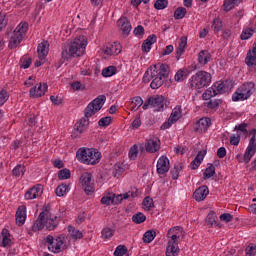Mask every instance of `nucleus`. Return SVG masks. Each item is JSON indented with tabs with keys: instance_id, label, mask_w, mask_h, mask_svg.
<instances>
[{
	"instance_id": "1",
	"label": "nucleus",
	"mask_w": 256,
	"mask_h": 256,
	"mask_svg": "<svg viewBox=\"0 0 256 256\" xmlns=\"http://www.w3.org/2000/svg\"><path fill=\"white\" fill-rule=\"evenodd\" d=\"M169 73H171L169 65L161 63L155 64L150 66L144 73L143 82L149 83L151 81V89H159V87H163V83H165V79L169 77Z\"/></svg>"
},
{
	"instance_id": "2",
	"label": "nucleus",
	"mask_w": 256,
	"mask_h": 256,
	"mask_svg": "<svg viewBox=\"0 0 256 256\" xmlns=\"http://www.w3.org/2000/svg\"><path fill=\"white\" fill-rule=\"evenodd\" d=\"M105 101H107V97L105 95H99L87 105V107L84 109V117L81 118L74 126L75 131H77L79 135H81V133L84 131H87V127H89V118L93 117L95 113L103 109Z\"/></svg>"
},
{
	"instance_id": "3",
	"label": "nucleus",
	"mask_w": 256,
	"mask_h": 256,
	"mask_svg": "<svg viewBox=\"0 0 256 256\" xmlns=\"http://www.w3.org/2000/svg\"><path fill=\"white\" fill-rule=\"evenodd\" d=\"M87 40L85 36L76 37L69 46H63L61 56L64 61H69L72 57H82L85 54Z\"/></svg>"
},
{
	"instance_id": "4",
	"label": "nucleus",
	"mask_w": 256,
	"mask_h": 256,
	"mask_svg": "<svg viewBox=\"0 0 256 256\" xmlns=\"http://www.w3.org/2000/svg\"><path fill=\"white\" fill-rule=\"evenodd\" d=\"M211 79V73L200 70L190 77L188 87L192 91H198V89L209 87L211 85Z\"/></svg>"
},
{
	"instance_id": "5",
	"label": "nucleus",
	"mask_w": 256,
	"mask_h": 256,
	"mask_svg": "<svg viewBox=\"0 0 256 256\" xmlns=\"http://www.w3.org/2000/svg\"><path fill=\"white\" fill-rule=\"evenodd\" d=\"M27 31H29V24L27 22L20 23L10 36L9 49H17L21 45V41H23L25 35H27Z\"/></svg>"
},
{
	"instance_id": "6",
	"label": "nucleus",
	"mask_w": 256,
	"mask_h": 256,
	"mask_svg": "<svg viewBox=\"0 0 256 256\" xmlns=\"http://www.w3.org/2000/svg\"><path fill=\"white\" fill-rule=\"evenodd\" d=\"M180 227L176 226L168 230L167 237H168V246L166 248V256H177L179 253V231Z\"/></svg>"
},
{
	"instance_id": "7",
	"label": "nucleus",
	"mask_w": 256,
	"mask_h": 256,
	"mask_svg": "<svg viewBox=\"0 0 256 256\" xmlns=\"http://www.w3.org/2000/svg\"><path fill=\"white\" fill-rule=\"evenodd\" d=\"M255 91V83L246 82L242 84L232 95V101H246L253 95Z\"/></svg>"
},
{
	"instance_id": "8",
	"label": "nucleus",
	"mask_w": 256,
	"mask_h": 256,
	"mask_svg": "<svg viewBox=\"0 0 256 256\" xmlns=\"http://www.w3.org/2000/svg\"><path fill=\"white\" fill-rule=\"evenodd\" d=\"M45 245H47L48 250L51 251V253H61L62 249H64L65 245V236H58L54 238L51 235H48L44 239Z\"/></svg>"
},
{
	"instance_id": "9",
	"label": "nucleus",
	"mask_w": 256,
	"mask_h": 256,
	"mask_svg": "<svg viewBox=\"0 0 256 256\" xmlns=\"http://www.w3.org/2000/svg\"><path fill=\"white\" fill-rule=\"evenodd\" d=\"M223 93H225V84L223 82H216L202 94V97L205 101H209L212 97Z\"/></svg>"
},
{
	"instance_id": "10",
	"label": "nucleus",
	"mask_w": 256,
	"mask_h": 256,
	"mask_svg": "<svg viewBox=\"0 0 256 256\" xmlns=\"http://www.w3.org/2000/svg\"><path fill=\"white\" fill-rule=\"evenodd\" d=\"M249 135L251 136V139L244 154V162L246 163H249L256 153V129L250 130Z\"/></svg>"
},
{
	"instance_id": "11",
	"label": "nucleus",
	"mask_w": 256,
	"mask_h": 256,
	"mask_svg": "<svg viewBox=\"0 0 256 256\" xmlns=\"http://www.w3.org/2000/svg\"><path fill=\"white\" fill-rule=\"evenodd\" d=\"M80 183L84 187L86 195L95 193V186L93 183V175L90 172H84L80 177Z\"/></svg>"
},
{
	"instance_id": "12",
	"label": "nucleus",
	"mask_w": 256,
	"mask_h": 256,
	"mask_svg": "<svg viewBox=\"0 0 256 256\" xmlns=\"http://www.w3.org/2000/svg\"><path fill=\"white\" fill-rule=\"evenodd\" d=\"M212 56L211 53L208 52V50H201L198 53V57H197V64H194L192 67L194 70L197 69H203V67H205V65H207L208 63H211L212 61Z\"/></svg>"
},
{
	"instance_id": "13",
	"label": "nucleus",
	"mask_w": 256,
	"mask_h": 256,
	"mask_svg": "<svg viewBox=\"0 0 256 256\" xmlns=\"http://www.w3.org/2000/svg\"><path fill=\"white\" fill-rule=\"evenodd\" d=\"M102 53H104V55H107V57L119 55V53H121V44H119L118 42L107 43L103 46Z\"/></svg>"
},
{
	"instance_id": "14",
	"label": "nucleus",
	"mask_w": 256,
	"mask_h": 256,
	"mask_svg": "<svg viewBox=\"0 0 256 256\" xmlns=\"http://www.w3.org/2000/svg\"><path fill=\"white\" fill-rule=\"evenodd\" d=\"M211 127V118H200L193 126L195 133H206L207 129Z\"/></svg>"
},
{
	"instance_id": "15",
	"label": "nucleus",
	"mask_w": 256,
	"mask_h": 256,
	"mask_svg": "<svg viewBox=\"0 0 256 256\" xmlns=\"http://www.w3.org/2000/svg\"><path fill=\"white\" fill-rule=\"evenodd\" d=\"M47 89H49V86L47 85V83H39L30 89V92H29L30 97H33V99H37L38 97H43V95L47 93Z\"/></svg>"
},
{
	"instance_id": "16",
	"label": "nucleus",
	"mask_w": 256,
	"mask_h": 256,
	"mask_svg": "<svg viewBox=\"0 0 256 256\" xmlns=\"http://www.w3.org/2000/svg\"><path fill=\"white\" fill-rule=\"evenodd\" d=\"M50 216L49 210H44L39 214V217L32 225V231H41L45 227V219Z\"/></svg>"
},
{
	"instance_id": "17",
	"label": "nucleus",
	"mask_w": 256,
	"mask_h": 256,
	"mask_svg": "<svg viewBox=\"0 0 256 256\" xmlns=\"http://www.w3.org/2000/svg\"><path fill=\"white\" fill-rule=\"evenodd\" d=\"M138 194L139 189H137L136 187L131 188V190L124 194H119L117 196L114 194V205H119V203H121L123 199H135V197H137Z\"/></svg>"
},
{
	"instance_id": "18",
	"label": "nucleus",
	"mask_w": 256,
	"mask_h": 256,
	"mask_svg": "<svg viewBox=\"0 0 256 256\" xmlns=\"http://www.w3.org/2000/svg\"><path fill=\"white\" fill-rule=\"evenodd\" d=\"M170 169L169 165V158L167 156H161L156 165V171L158 175H165V173H168Z\"/></svg>"
},
{
	"instance_id": "19",
	"label": "nucleus",
	"mask_w": 256,
	"mask_h": 256,
	"mask_svg": "<svg viewBox=\"0 0 256 256\" xmlns=\"http://www.w3.org/2000/svg\"><path fill=\"white\" fill-rule=\"evenodd\" d=\"M43 195V185L37 184L32 188L28 189L24 195V198L27 200L37 199V197H41Z\"/></svg>"
},
{
	"instance_id": "20",
	"label": "nucleus",
	"mask_w": 256,
	"mask_h": 256,
	"mask_svg": "<svg viewBox=\"0 0 256 256\" xmlns=\"http://www.w3.org/2000/svg\"><path fill=\"white\" fill-rule=\"evenodd\" d=\"M144 147L147 153H157L161 149V141L158 138L149 139Z\"/></svg>"
},
{
	"instance_id": "21",
	"label": "nucleus",
	"mask_w": 256,
	"mask_h": 256,
	"mask_svg": "<svg viewBox=\"0 0 256 256\" xmlns=\"http://www.w3.org/2000/svg\"><path fill=\"white\" fill-rule=\"evenodd\" d=\"M151 107L154 108L155 111H163L165 109V97L163 96H151Z\"/></svg>"
},
{
	"instance_id": "22",
	"label": "nucleus",
	"mask_w": 256,
	"mask_h": 256,
	"mask_svg": "<svg viewBox=\"0 0 256 256\" xmlns=\"http://www.w3.org/2000/svg\"><path fill=\"white\" fill-rule=\"evenodd\" d=\"M27 219V207L25 205H21L18 207L16 211V223L19 227L25 225V221Z\"/></svg>"
},
{
	"instance_id": "23",
	"label": "nucleus",
	"mask_w": 256,
	"mask_h": 256,
	"mask_svg": "<svg viewBox=\"0 0 256 256\" xmlns=\"http://www.w3.org/2000/svg\"><path fill=\"white\" fill-rule=\"evenodd\" d=\"M207 195H209V187L205 185L200 186L193 193L195 201H205V199H207Z\"/></svg>"
},
{
	"instance_id": "24",
	"label": "nucleus",
	"mask_w": 256,
	"mask_h": 256,
	"mask_svg": "<svg viewBox=\"0 0 256 256\" xmlns=\"http://www.w3.org/2000/svg\"><path fill=\"white\" fill-rule=\"evenodd\" d=\"M91 154V148H80L76 152V159L83 163L84 165H87V162L89 161V155Z\"/></svg>"
},
{
	"instance_id": "25",
	"label": "nucleus",
	"mask_w": 256,
	"mask_h": 256,
	"mask_svg": "<svg viewBox=\"0 0 256 256\" xmlns=\"http://www.w3.org/2000/svg\"><path fill=\"white\" fill-rule=\"evenodd\" d=\"M117 23L123 35H129V33H131L132 26H131V22L127 17L122 16Z\"/></svg>"
},
{
	"instance_id": "26",
	"label": "nucleus",
	"mask_w": 256,
	"mask_h": 256,
	"mask_svg": "<svg viewBox=\"0 0 256 256\" xmlns=\"http://www.w3.org/2000/svg\"><path fill=\"white\" fill-rule=\"evenodd\" d=\"M206 225L208 227H218V229H221L223 225L219 223V219L217 218V214L214 211H210L206 217Z\"/></svg>"
},
{
	"instance_id": "27",
	"label": "nucleus",
	"mask_w": 256,
	"mask_h": 256,
	"mask_svg": "<svg viewBox=\"0 0 256 256\" xmlns=\"http://www.w3.org/2000/svg\"><path fill=\"white\" fill-rule=\"evenodd\" d=\"M101 161V152L97 149L90 148V154H88V162L86 165H97Z\"/></svg>"
},
{
	"instance_id": "28",
	"label": "nucleus",
	"mask_w": 256,
	"mask_h": 256,
	"mask_svg": "<svg viewBox=\"0 0 256 256\" xmlns=\"http://www.w3.org/2000/svg\"><path fill=\"white\" fill-rule=\"evenodd\" d=\"M205 155H207V150L199 151L195 159L190 163L191 169H199L201 163H203V159H205Z\"/></svg>"
},
{
	"instance_id": "29",
	"label": "nucleus",
	"mask_w": 256,
	"mask_h": 256,
	"mask_svg": "<svg viewBox=\"0 0 256 256\" xmlns=\"http://www.w3.org/2000/svg\"><path fill=\"white\" fill-rule=\"evenodd\" d=\"M37 53L39 59L43 60L47 55H49V42L43 41L38 45Z\"/></svg>"
},
{
	"instance_id": "30",
	"label": "nucleus",
	"mask_w": 256,
	"mask_h": 256,
	"mask_svg": "<svg viewBox=\"0 0 256 256\" xmlns=\"http://www.w3.org/2000/svg\"><path fill=\"white\" fill-rule=\"evenodd\" d=\"M157 43V35L152 34L147 37L146 40L142 43V51L144 53H149L151 51V45Z\"/></svg>"
},
{
	"instance_id": "31",
	"label": "nucleus",
	"mask_w": 256,
	"mask_h": 256,
	"mask_svg": "<svg viewBox=\"0 0 256 256\" xmlns=\"http://www.w3.org/2000/svg\"><path fill=\"white\" fill-rule=\"evenodd\" d=\"M57 225H59V221H57V216H50L45 218L44 221V227H46V229L48 231H54V229H57Z\"/></svg>"
},
{
	"instance_id": "32",
	"label": "nucleus",
	"mask_w": 256,
	"mask_h": 256,
	"mask_svg": "<svg viewBox=\"0 0 256 256\" xmlns=\"http://www.w3.org/2000/svg\"><path fill=\"white\" fill-rule=\"evenodd\" d=\"M1 237H2V241L0 243V247H11L12 245L11 233H9V230L7 228H4L1 231Z\"/></svg>"
},
{
	"instance_id": "33",
	"label": "nucleus",
	"mask_w": 256,
	"mask_h": 256,
	"mask_svg": "<svg viewBox=\"0 0 256 256\" xmlns=\"http://www.w3.org/2000/svg\"><path fill=\"white\" fill-rule=\"evenodd\" d=\"M185 47H187V38L181 37L178 42V47L176 48V59L179 61L181 59V55L185 53Z\"/></svg>"
},
{
	"instance_id": "34",
	"label": "nucleus",
	"mask_w": 256,
	"mask_h": 256,
	"mask_svg": "<svg viewBox=\"0 0 256 256\" xmlns=\"http://www.w3.org/2000/svg\"><path fill=\"white\" fill-rule=\"evenodd\" d=\"M68 235L73 239V241H79V239H83V232L76 229L74 226H68Z\"/></svg>"
},
{
	"instance_id": "35",
	"label": "nucleus",
	"mask_w": 256,
	"mask_h": 256,
	"mask_svg": "<svg viewBox=\"0 0 256 256\" xmlns=\"http://www.w3.org/2000/svg\"><path fill=\"white\" fill-rule=\"evenodd\" d=\"M243 0H224L223 8L224 11H231V9H235V5H239Z\"/></svg>"
},
{
	"instance_id": "36",
	"label": "nucleus",
	"mask_w": 256,
	"mask_h": 256,
	"mask_svg": "<svg viewBox=\"0 0 256 256\" xmlns=\"http://www.w3.org/2000/svg\"><path fill=\"white\" fill-rule=\"evenodd\" d=\"M188 76H189V70L180 69L175 74L174 79L175 81L181 82V81H185V79H187Z\"/></svg>"
},
{
	"instance_id": "37",
	"label": "nucleus",
	"mask_w": 256,
	"mask_h": 256,
	"mask_svg": "<svg viewBox=\"0 0 256 256\" xmlns=\"http://www.w3.org/2000/svg\"><path fill=\"white\" fill-rule=\"evenodd\" d=\"M55 193L57 197H64L69 193V186L67 184H61L56 188Z\"/></svg>"
},
{
	"instance_id": "38",
	"label": "nucleus",
	"mask_w": 256,
	"mask_h": 256,
	"mask_svg": "<svg viewBox=\"0 0 256 256\" xmlns=\"http://www.w3.org/2000/svg\"><path fill=\"white\" fill-rule=\"evenodd\" d=\"M155 237H157V232L155 230H148L143 235L144 243H151Z\"/></svg>"
},
{
	"instance_id": "39",
	"label": "nucleus",
	"mask_w": 256,
	"mask_h": 256,
	"mask_svg": "<svg viewBox=\"0 0 256 256\" xmlns=\"http://www.w3.org/2000/svg\"><path fill=\"white\" fill-rule=\"evenodd\" d=\"M25 166L18 164L16 167L12 170L13 177H23L25 175Z\"/></svg>"
},
{
	"instance_id": "40",
	"label": "nucleus",
	"mask_w": 256,
	"mask_h": 256,
	"mask_svg": "<svg viewBox=\"0 0 256 256\" xmlns=\"http://www.w3.org/2000/svg\"><path fill=\"white\" fill-rule=\"evenodd\" d=\"M132 221L137 225H141V223H145V221H147V216L141 212H138L132 216Z\"/></svg>"
},
{
	"instance_id": "41",
	"label": "nucleus",
	"mask_w": 256,
	"mask_h": 256,
	"mask_svg": "<svg viewBox=\"0 0 256 256\" xmlns=\"http://www.w3.org/2000/svg\"><path fill=\"white\" fill-rule=\"evenodd\" d=\"M117 73L116 66H108L102 70L103 77H113Z\"/></svg>"
},
{
	"instance_id": "42",
	"label": "nucleus",
	"mask_w": 256,
	"mask_h": 256,
	"mask_svg": "<svg viewBox=\"0 0 256 256\" xmlns=\"http://www.w3.org/2000/svg\"><path fill=\"white\" fill-rule=\"evenodd\" d=\"M113 235H115V230L111 229L109 227H105L102 232H101V237L102 239H104L105 241H107L108 239H111V237H113Z\"/></svg>"
},
{
	"instance_id": "43",
	"label": "nucleus",
	"mask_w": 256,
	"mask_h": 256,
	"mask_svg": "<svg viewBox=\"0 0 256 256\" xmlns=\"http://www.w3.org/2000/svg\"><path fill=\"white\" fill-rule=\"evenodd\" d=\"M212 29L214 33H219V31L223 29V21H221V18L219 17L214 18L212 22Z\"/></svg>"
},
{
	"instance_id": "44",
	"label": "nucleus",
	"mask_w": 256,
	"mask_h": 256,
	"mask_svg": "<svg viewBox=\"0 0 256 256\" xmlns=\"http://www.w3.org/2000/svg\"><path fill=\"white\" fill-rule=\"evenodd\" d=\"M168 119H171L173 123H177L181 119V107L174 108Z\"/></svg>"
},
{
	"instance_id": "45",
	"label": "nucleus",
	"mask_w": 256,
	"mask_h": 256,
	"mask_svg": "<svg viewBox=\"0 0 256 256\" xmlns=\"http://www.w3.org/2000/svg\"><path fill=\"white\" fill-rule=\"evenodd\" d=\"M223 103V100L221 99H211L208 102L205 103V106L208 109H217Z\"/></svg>"
},
{
	"instance_id": "46",
	"label": "nucleus",
	"mask_w": 256,
	"mask_h": 256,
	"mask_svg": "<svg viewBox=\"0 0 256 256\" xmlns=\"http://www.w3.org/2000/svg\"><path fill=\"white\" fill-rule=\"evenodd\" d=\"M235 131H237V135H239V133H241V135H244V137H247V135H249V131H247V123L236 125Z\"/></svg>"
},
{
	"instance_id": "47",
	"label": "nucleus",
	"mask_w": 256,
	"mask_h": 256,
	"mask_svg": "<svg viewBox=\"0 0 256 256\" xmlns=\"http://www.w3.org/2000/svg\"><path fill=\"white\" fill-rule=\"evenodd\" d=\"M255 33V30L253 28H248L242 31L240 39L242 41H247V39H251L253 37V34Z\"/></svg>"
},
{
	"instance_id": "48",
	"label": "nucleus",
	"mask_w": 256,
	"mask_h": 256,
	"mask_svg": "<svg viewBox=\"0 0 256 256\" xmlns=\"http://www.w3.org/2000/svg\"><path fill=\"white\" fill-rule=\"evenodd\" d=\"M71 178V170L64 168L58 172V179L60 181H65V179H70Z\"/></svg>"
},
{
	"instance_id": "49",
	"label": "nucleus",
	"mask_w": 256,
	"mask_h": 256,
	"mask_svg": "<svg viewBox=\"0 0 256 256\" xmlns=\"http://www.w3.org/2000/svg\"><path fill=\"white\" fill-rule=\"evenodd\" d=\"M139 155V146H137V144H134L128 153V157L129 159H131L132 161H135V159H137V156Z\"/></svg>"
},
{
	"instance_id": "50",
	"label": "nucleus",
	"mask_w": 256,
	"mask_h": 256,
	"mask_svg": "<svg viewBox=\"0 0 256 256\" xmlns=\"http://www.w3.org/2000/svg\"><path fill=\"white\" fill-rule=\"evenodd\" d=\"M132 111H137L139 109V107H141V105H143V98H141L140 96H136L132 99Z\"/></svg>"
},
{
	"instance_id": "51",
	"label": "nucleus",
	"mask_w": 256,
	"mask_h": 256,
	"mask_svg": "<svg viewBox=\"0 0 256 256\" xmlns=\"http://www.w3.org/2000/svg\"><path fill=\"white\" fill-rule=\"evenodd\" d=\"M187 15V9L184 7H178L174 12V19H184Z\"/></svg>"
},
{
	"instance_id": "52",
	"label": "nucleus",
	"mask_w": 256,
	"mask_h": 256,
	"mask_svg": "<svg viewBox=\"0 0 256 256\" xmlns=\"http://www.w3.org/2000/svg\"><path fill=\"white\" fill-rule=\"evenodd\" d=\"M102 205H114L115 203V194H109L101 198Z\"/></svg>"
},
{
	"instance_id": "53",
	"label": "nucleus",
	"mask_w": 256,
	"mask_h": 256,
	"mask_svg": "<svg viewBox=\"0 0 256 256\" xmlns=\"http://www.w3.org/2000/svg\"><path fill=\"white\" fill-rule=\"evenodd\" d=\"M7 14L3 12V9L0 8V31H3L7 27Z\"/></svg>"
},
{
	"instance_id": "54",
	"label": "nucleus",
	"mask_w": 256,
	"mask_h": 256,
	"mask_svg": "<svg viewBox=\"0 0 256 256\" xmlns=\"http://www.w3.org/2000/svg\"><path fill=\"white\" fill-rule=\"evenodd\" d=\"M183 169V164H176L174 168L171 170L172 179H179V173H181Z\"/></svg>"
},
{
	"instance_id": "55",
	"label": "nucleus",
	"mask_w": 256,
	"mask_h": 256,
	"mask_svg": "<svg viewBox=\"0 0 256 256\" xmlns=\"http://www.w3.org/2000/svg\"><path fill=\"white\" fill-rule=\"evenodd\" d=\"M213 175H215V166H213V164H210V166H208L205 169L203 179H205V180L211 179V177H213Z\"/></svg>"
},
{
	"instance_id": "56",
	"label": "nucleus",
	"mask_w": 256,
	"mask_h": 256,
	"mask_svg": "<svg viewBox=\"0 0 256 256\" xmlns=\"http://www.w3.org/2000/svg\"><path fill=\"white\" fill-rule=\"evenodd\" d=\"M7 101H9V93L3 89L0 91V107H3Z\"/></svg>"
},
{
	"instance_id": "57",
	"label": "nucleus",
	"mask_w": 256,
	"mask_h": 256,
	"mask_svg": "<svg viewBox=\"0 0 256 256\" xmlns=\"http://www.w3.org/2000/svg\"><path fill=\"white\" fill-rule=\"evenodd\" d=\"M144 207H146V209L151 210L153 209V207H155V204L153 202V198H151L150 196H146L143 200Z\"/></svg>"
},
{
	"instance_id": "58",
	"label": "nucleus",
	"mask_w": 256,
	"mask_h": 256,
	"mask_svg": "<svg viewBox=\"0 0 256 256\" xmlns=\"http://www.w3.org/2000/svg\"><path fill=\"white\" fill-rule=\"evenodd\" d=\"M112 121L113 119L111 118V116H106L98 121V125L99 127H109V124L112 123Z\"/></svg>"
},
{
	"instance_id": "59",
	"label": "nucleus",
	"mask_w": 256,
	"mask_h": 256,
	"mask_svg": "<svg viewBox=\"0 0 256 256\" xmlns=\"http://www.w3.org/2000/svg\"><path fill=\"white\" fill-rule=\"evenodd\" d=\"M126 254H127V247L125 245H119L114 251V256H123Z\"/></svg>"
},
{
	"instance_id": "60",
	"label": "nucleus",
	"mask_w": 256,
	"mask_h": 256,
	"mask_svg": "<svg viewBox=\"0 0 256 256\" xmlns=\"http://www.w3.org/2000/svg\"><path fill=\"white\" fill-rule=\"evenodd\" d=\"M167 5H169L167 0H157L154 4V7L158 11H161L162 9H166Z\"/></svg>"
},
{
	"instance_id": "61",
	"label": "nucleus",
	"mask_w": 256,
	"mask_h": 256,
	"mask_svg": "<svg viewBox=\"0 0 256 256\" xmlns=\"http://www.w3.org/2000/svg\"><path fill=\"white\" fill-rule=\"evenodd\" d=\"M246 256H255L256 255V246L254 244H250L246 247Z\"/></svg>"
},
{
	"instance_id": "62",
	"label": "nucleus",
	"mask_w": 256,
	"mask_h": 256,
	"mask_svg": "<svg viewBox=\"0 0 256 256\" xmlns=\"http://www.w3.org/2000/svg\"><path fill=\"white\" fill-rule=\"evenodd\" d=\"M240 141H241V133L236 134V136H235V135H232V136L230 137V143H231L232 145H234V146L239 145V142H240Z\"/></svg>"
},
{
	"instance_id": "63",
	"label": "nucleus",
	"mask_w": 256,
	"mask_h": 256,
	"mask_svg": "<svg viewBox=\"0 0 256 256\" xmlns=\"http://www.w3.org/2000/svg\"><path fill=\"white\" fill-rule=\"evenodd\" d=\"M50 101L53 103V105H63V98L60 96H50Z\"/></svg>"
},
{
	"instance_id": "64",
	"label": "nucleus",
	"mask_w": 256,
	"mask_h": 256,
	"mask_svg": "<svg viewBox=\"0 0 256 256\" xmlns=\"http://www.w3.org/2000/svg\"><path fill=\"white\" fill-rule=\"evenodd\" d=\"M220 221H225V223H229L233 221V216L229 213H224L220 215Z\"/></svg>"
}]
</instances>
